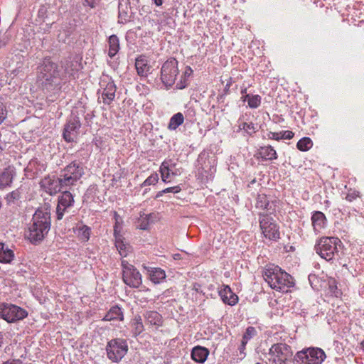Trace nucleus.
Instances as JSON below:
<instances>
[{
  "label": "nucleus",
  "mask_w": 364,
  "mask_h": 364,
  "mask_svg": "<svg viewBox=\"0 0 364 364\" xmlns=\"http://www.w3.org/2000/svg\"><path fill=\"white\" fill-rule=\"evenodd\" d=\"M50 213L47 208H38L28 225L26 237L33 245L40 244L50 229Z\"/></svg>",
  "instance_id": "1"
},
{
  "label": "nucleus",
  "mask_w": 364,
  "mask_h": 364,
  "mask_svg": "<svg viewBox=\"0 0 364 364\" xmlns=\"http://www.w3.org/2000/svg\"><path fill=\"white\" fill-rule=\"evenodd\" d=\"M37 82L43 90L53 91L60 88L63 73L58 65L50 58H45L37 67Z\"/></svg>",
  "instance_id": "2"
},
{
  "label": "nucleus",
  "mask_w": 364,
  "mask_h": 364,
  "mask_svg": "<svg viewBox=\"0 0 364 364\" xmlns=\"http://www.w3.org/2000/svg\"><path fill=\"white\" fill-rule=\"evenodd\" d=\"M263 277L272 289L279 291L287 292L289 287L294 286L292 277L278 266L265 269Z\"/></svg>",
  "instance_id": "3"
},
{
  "label": "nucleus",
  "mask_w": 364,
  "mask_h": 364,
  "mask_svg": "<svg viewBox=\"0 0 364 364\" xmlns=\"http://www.w3.org/2000/svg\"><path fill=\"white\" fill-rule=\"evenodd\" d=\"M341 244V241L338 237H323L317 241L314 250L322 258L331 261L338 255V246Z\"/></svg>",
  "instance_id": "4"
},
{
  "label": "nucleus",
  "mask_w": 364,
  "mask_h": 364,
  "mask_svg": "<svg viewBox=\"0 0 364 364\" xmlns=\"http://www.w3.org/2000/svg\"><path fill=\"white\" fill-rule=\"evenodd\" d=\"M270 364H287L293 355L291 346L286 343L273 344L269 350Z\"/></svg>",
  "instance_id": "5"
},
{
  "label": "nucleus",
  "mask_w": 364,
  "mask_h": 364,
  "mask_svg": "<svg viewBox=\"0 0 364 364\" xmlns=\"http://www.w3.org/2000/svg\"><path fill=\"white\" fill-rule=\"evenodd\" d=\"M127 342L122 338L112 339L106 346L107 356L114 363H119L127 353Z\"/></svg>",
  "instance_id": "6"
},
{
  "label": "nucleus",
  "mask_w": 364,
  "mask_h": 364,
  "mask_svg": "<svg viewBox=\"0 0 364 364\" xmlns=\"http://www.w3.org/2000/svg\"><path fill=\"white\" fill-rule=\"evenodd\" d=\"M28 316V312L23 308L8 303L0 304V316L9 323L22 320Z\"/></svg>",
  "instance_id": "7"
},
{
  "label": "nucleus",
  "mask_w": 364,
  "mask_h": 364,
  "mask_svg": "<svg viewBox=\"0 0 364 364\" xmlns=\"http://www.w3.org/2000/svg\"><path fill=\"white\" fill-rule=\"evenodd\" d=\"M259 227L264 236L270 240L280 238L279 228L275 220L267 215H259Z\"/></svg>",
  "instance_id": "8"
},
{
  "label": "nucleus",
  "mask_w": 364,
  "mask_h": 364,
  "mask_svg": "<svg viewBox=\"0 0 364 364\" xmlns=\"http://www.w3.org/2000/svg\"><path fill=\"white\" fill-rule=\"evenodd\" d=\"M178 61L171 58L167 60L161 69V79L162 82L167 87L172 86L178 75Z\"/></svg>",
  "instance_id": "9"
},
{
  "label": "nucleus",
  "mask_w": 364,
  "mask_h": 364,
  "mask_svg": "<svg viewBox=\"0 0 364 364\" xmlns=\"http://www.w3.org/2000/svg\"><path fill=\"white\" fill-rule=\"evenodd\" d=\"M122 279L124 282L132 288H139L142 283L139 272L127 261H122Z\"/></svg>",
  "instance_id": "10"
},
{
  "label": "nucleus",
  "mask_w": 364,
  "mask_h": 364,
  "mask_svg": "<svg viewBox=\"0 0 364 364\" xmlns=\"http://www.w3.org/2000/svg\"><path fill=\"white\" fill-rule=\"evenodd\" d=\"M81 123L79 117L72 114L64 126L63 136L68 142L74 141L79 133Z\"/></svg>",
  "instance_id": "11"
},
{
  "label": "nucleus",
  "mask_w": 364,
  "mask_h": 364,
  "mask_svg": "<svg viewBox=\"0 0 364 364\" xmlns=\"http://www.w3.org/2000/svg\"><path fill=\"white\" fill-rule=\"evenodd\" d=\"M41 187L50 196L62 191L59 178L55 176H45L40 182Z\"/></svg>",
  "instance_id": "12"
},
{
  "label": "nucleus",
  "mask_w": 364,
  "mask_h": 364,
  "mask_svg": "<svg viewBox=\"0 0 364 364\" xmlns=\"http://www.w3.org/2000/svg\"><path fill=\"white\" fill-rule=\"evenodd\" d=\"M62 68H64L63 77L66 75L75 77V75L82 68V66L77 58L73 59L70 58L63 63Z\"/></svg>",
  "instance_id": "13"
},
{
  "label": "nucleus",
  "mask_w": 364,
  "mask_h": 364,
  "mask_svg": "<svg viewBox=\"0 0 364 364\" xmlns=\"http://www.w3.org/2000/svg\"><path fill=\"white\" fill-rule=\"evenodd\" d=\"M64 173L67 174L70 177L74 178L73 179L75 181H77L80 179V178L84 174L83 167L80 165V163L74 161L71 162L69 165L65 166L63 170H62Z\"/></svg>",
  "instance_id": "14"
},
{
  "label": "nucleus",
  "mask_w": 364,
  "mask_h": 364,
  "mask_svg": "<svg viewBox=\"0 0 364 364\" xmlns=\"http://www.w3.org/2000/svg\"><path fill=\"white\" fill-rule=\"evenodd\" d=\"M218 294L222 301L226 304L234 306L238 302V296L228 285H223V288L218 291Z\"/></svg>",
  "instance_id": "15"
},
{
  "label": "nucleus",
  "mask_w": 364,
  "mask_h": 364,
  "mask_svg": "<svg viewBox=\"0 0 364 364\" xmlns=\"http://www.w3.org/2000/svg\"><path fill=\"white\" fill-rule=\"evenodd\" d=\"M119 224L117 222L114 227V235L115 238V246L117 250L119 251V253L122 257H126L127 255V252H129V245L124 243L123 241L122 236L119 233Z\"/></svg>",
  "instance_id": "16"
},
{
  "label": "nucleus",
  "mask_w": 364,
  "mask_h": 364,
  "mask_svg": "<svg viewBox=\"0 0 364 364\" xmlns=\"http://www.w3.org/2000/svg\"><path fill=\"white\" fill-rule=\"evenodd\" d=\"M209 350L200 346H196L191 350V358L198 363H204L209 355Z\"/></svg>",
  "instance_id": "17"
},
{
  "label": "nucleus",
  "mask_w": 364,
  "mask_h": 364,
  "mask_svg": "<svg viewBox=\"0 0 364 364\" xmlns=\"http://www.w3.org/2000/svg\"><path fill=\"white\" fill-rule=\"evenodd\" d=\"M311 223L315 232H320V230L326 227V218L325 215L321 211H315L311 216Z\"/></svg>",
  "instance_id": "18"
},
{
  "label": "nucleus",
  "mask_w": 364,
  "mask_h": 364,
  "mask_svg": "<svg viewBox=\"0 0 364 364\" xmlns=\"http://www.w3.org/2000/svg\"><path fill=\"white\" fill-rule=\"evenodd\" d=\"M116 86L113 82H109L102 93L103 103L110 105L115 97Z\"/></svg>",
  "instance_id": "19"
},
{
  "label": "nucleus",
  "mask_w": 364,
  "mask_h": 364,
  "mask_svg": "<svg viewBox=\"0 0 364 364\" xmlns=\"http://www.w3.org/2000/svg\"><path fill=\"white\" fill-rule=\"evenodd\" d=\"M306 350L312 364H321L326 358V354L321 348H309Z\"/></svg>",
  "instance_id": "20"
},
{
  "label": "nucleus",
  "mask_w": 364,
  "mask_h": 364,
  "mask_svg": "<svg viewBox=\"0 0 364 364\" xmlns=\"http://www.w3.org/2000/svg\"><path fill=\"white\" fill-rule=\"evenodd\" d=\"M135 68L137 74L141 77L147 76L149 73L151 67L148 65V61L144 56H139L136 59Z\"/></svg>",
  "instance_id": "21"
},
{
  "label": "nucleus",
  "mask_w": 364,
  "mask_h": 364,
  "mask_svg": "<svg viewBox=\"0 0 364 364\" xmlns=\"http://www.w3.org/2000/svg\"><path fill=\"white\" fill-rule=\"evenodd\" d=\"M14 174V169L10 167L4 169L0 174V189H3L11 184Z\"/></svg>",
  "instance_id": "22"
},
{
  "label": "nucleus",
  "mask_w": 364,
  "mask_h": 364,
  "mask_svg": "<svg viewBox=\"0 0 364 364\" xmlns=\"http://www.w3.org/2000/svg\"><path fill=\"white\" fill-rule=\"evenodd\" d=\"M123 312L118 306L112 307L103 318V320L106 321L113 320L123 321Z\"/></svg>",
  "instance_id": "23"
},
{
  "label": "nucleus",
  "mask_w": 364,
  "mask_h": 364,
  "mask_svg": "<svg viewBox=\"0 0 364 364\" xmlns=\"http://www.w3.org/2000/svg\"><path fill=\"white\" fill-rule=\"evenodd\" d=\"M258 154L264 160H274L277 159V154L272 146H261L258 151Z\"/></svg>",
  "instance_id": "24"
},
{
  "label": "nucleus",
  "mask_w": 364,
  "mask_h": 364,
  "mask_svg": "<svg viewBox=\"0 0 364 364\" xmlns=\"http://www.w3.org/2000/svg\"><path fill=\"white\" fill-rule=\"evenodd\" d=\"M145 321L147 323L154 326H161L162 323V317L157 311H149L144 315Z\"/></svg>",
  "instance_id": "25"
},
{
  "label": "nucleus",
  "mask_w": 364,
  "mask_h": 364,
  "mask_svg": "<svg viewBox=\"0 0 364 364\" xmlns=\"http://www.w3.org/2000/svg\"><path fill=\"white\" fill-rule=\"evenodd\" d=\"M62 194L58 198V204L64 207H72L74 203V198L72 193L67 191H61Z\"/></svg>",
  "instance_id": "26"
},
{
  "label": "nucleus",
  "mask_w": 364,
  "mask_h": 364,
  "mask_svg": "<svg viewBox=\"0 0 364 364\" xmlns=\"http://www.w3.org/2000/svg\"><path fill=\"white\" fill-rule=\"evenodd\" d=\"M156 216L154 214H142L138 220L137 227L141 230H147L151 223H154Z\"/></svg>",
  "instance_id": "27"
},
{
  "label": "nucleus",
  "mask_w": 364,
  "mask_h": 364,
  "mask_svg": "<svg viewBox=\"0 0 364 364\" xmlns=\"http://www.w3.org/2000/svg\"><path fill=\"white\" fill-rule=\"evenodd\" d=\"M14 257L13 251L5 247L3 243H0V262L10 263L13 260Z\"/></svg>",
  "instance_id": "28"
},
{
  "label": "nucleus",
  "mask_w": 364,
  "mask_h": 364,
  "mask_svg": "<svg viewBox=\"0 0 364 364\" xmlns=\"http://www.w3.org/2000/svg\"><path fill=\"white\" fill-rule=\"evenodd\" d=\"M109 52L108 55L113 58L119 50V40L116 35H112L109 38Z\"/></svg>",
  "instance_id": "29"
},
{
  "label": "nucleus",
  "mask_w": 364,
  "mask_h": 364,
  "mask_svg": "<svg viewBox=\"0 0 364 364\" xmlns=\"http://www.w3.org/2000/svg\"><path fill=\"white\" fill-rule=\"evenodd\" d=\"M294 364H312L306 349H303L296 353L293 358Z\"/></svg>",
  "instance_id": "30"
},
{
  "label": "nucleus",
  "mask_w": 364,
  "mask_h": 364,
  "mask_svg": "<svg viewBox=\"0 0 364 364\" xmlns=\"http://www.w3.org/2000/svg\"><path fill=\"white\" fill-rule=\"evenodd\" d=\"M22 194H23V192L21 188H17L15 191L11 192L6 197L7 203L9 205H18L19 203H21V198Z\"/></svg>",
  "instance_id": "31"
},
{
  "label": "nucleus",
  "mask_w": 364,
  "mask_h": 364,
  "mask_svg": "<svg viewBox=\"0 0 364 364\" xmlns=\"http://www.w3.org/2000/svg\"><path fill=\"white\" fill-rule=\"evenodd\" d=\"M183 121L184 117L183 114L181 112L176 113L171 117L168 129L169 130H175L183 123Z\"/></svg>",
  "instance_id": "32"
},
{
  "label": "nucleus",
  "mask_w": 364,
  "mask_h": 364,
  "mask_svg": "<svg viewBox=\"0 0 364 364\" xmlns=\"http://www.w3.org/2000/svg\"><path fill=\"white\" fill-rule=\"evenodd\" d=\"M149 277L151 282L154 284H159L166 278L165 272L160 268L153 269L149 274Z\"/></svg>",
  "instance_id": "33"
},
{
  "label": "nucleus",
  "mask_w": 364,
  "mask_h": 364,
  "mask_svg": "<svg viewBox=\"0 0 364 364\" xmlns=\"http://www.w3.org/2000/svg\"><path fill=\"white\" fill-rule=\"evenodd\" d=\"M58 178L62 191L64 189L66 190L68 187L75 185V183L77 182L73 179L74 178L70 177L63 171L60 172Z\"/></svg>",
  "instance_id": "34"
},
{
  "label": "nucleus",
  "mask_w": 364,
  "mask_h": 364,
  "mask_svg": "<svg viewBox=\"0 0 364 364\" xmlns=\"http://www.w3.org/2000/svg\"><path fill=\"white\" fill-rule=\"evenodd\" d=\"M132 326H133V336L134 337H136L140 333H141L144 330V325L142 323L141 317L139 315H136L134 316L133 321H132Z\"/></svg>",
  "instance_id": "35"
},
{
  "label": "nucleus",
  "mask_w": 364,
  "mask_h": 364,
  "mask_svg": "<svg viewBox=\"0 0 364 364\" xmlns=\"http://www.w3.org/2000/svg\"><path fill=\"white\" fill-rule=\"evenodd\" d=\"M256 207L262 210H270L272 208L267 196L264 194H259L257 196Z\"/></svg>",
  "instance_id": "36"
},
{
  "label": "nucleus",
  "mask_w": 364,
  "mask_h": 364,
  "mask_svg": "<svg viewBox=\"0 0 364 364\" xmlns=\"http://www.w3.org/2000/svg\"><path fill=\"white\" fill-rule=\"evenodd\" d=\"M313 146L311 139L309 137H304L301 139L296 144L299 150L301 151H306L309 150Z\"/></svg>",
  "instance_id": "37"
},
{
  "label": "nucleus",
  "mask_w": 364,
  "mask_h": 364,
  "mask_svg": "<svg viewBox=\"0 0 364 364\" xmlns=\"http://www.w3.org/2000/svg\"><path fill=\"white\" fill-rule=\"evenodd\" d=\"M91 233L90 227L82 225L78 228V235L82 241L87 242L89 240Z\"/></svg>",
  "instance_id": "38"
},
{
  "label": "nucleus",
  "mask_w": 364,
  "mask_h": 364,
  "mask_svg": "<svg viewBox=\"0 0 364 364\" xmlns=\"http://www.w3.org/2000/svg\"><path fill=\"white\" fill-rule=\"evenodd\" d=\"M127 1L128 0H120L119 2V18L121 22H122L123 19L127 21L126 16L127 12L126 9H127Z\"/></svg>",
  "instance_id": "39"
},
{
  "label": "nucleus",
  "mask_w": 364,
  "mask_h": 364,
  "mask_svg": "<svg viewBox=\"0 0 364 364\" xmlns=\"http://www.w3.org/2000/svg\"><path fill=\"white\" fill-rule=\"evenodd\" d=\"M257 331L252 326H249L246 328V331L242 336V346H245L249 340H250L255 334Z\"/></svg>",
  "instance_id": "40"
},
{
  "label": "nucleus",
  "mask_w": 364,
  "mask_h": 364,
  "mask_svg": "<svg viewBox=\"0 0 364 364\" xmlns=\"http://www.w3.org/2000/svg\"><path fill=\"white\" fill-rule=\"evenodd\" d=\"M239 129L240 130H244L246 133H247L250 135H252L253 133L256 132V128L252 122H243L239 125Z\"/></svg>",
  "instance_id": "41"
},
{
  "label": "nucleus",
  "mask_w": 364,
  "mask_h": 364,
  "mask_svg": "<svg viewBox=\"0 0 364 364\" xmlns=\"http://www.w3.org/2000/svg\"><path fill=\"white\" fill-rule=\"evenodd\" d=\"M328 289L330 292L336 297H338L341 293L338 289L336 281L333 279H330L328 282Z\"/></svg>",
  "instance_id": "42"
},
{
  "label": "nucleus",
  "mask_w": 364,
  "mask_h": 364,
  "mask_svg": "<svg viewBox=\"0 0 364 364\" xmlns=\"http://www.w3.org/2000/svg\"><path fill=\"white\" fill-rule=\"evenodd\" d=\"M261 97L259 95H252L248 100V106L252 109H255L259 107L261 104Z\"/></svg>",
  "instance_id": "43"
},
{
  "label": "nucleus",
  "mask_w": 364,
  "mask_h": 364,
  "mask_svg": "<svg viewBox=\"0 0 364 364\" xmlns=\"http://www.w3.org/2000/svg\"><path fill=\"white\" fill-rule=\"evenodd\" d=\"M159 181V176L156 173L151 174L141 184V186H148L156 184Z\"/></svg>",
  "instance_id": "44"
},
{
  "label": "nucleus",
  "mask_w": 364,
  "mask_h": 364,
  "mask_svg": "<svg viewBox=\"0 0 364 364\" xmlns=\"http://www.w3.org/2000/svg\"><path fill=\"white\" fill-rule=\"evenodd\" d=\"M166 162H163L160 167L161 178L164 182H166L170 176V169L168 166L166 165Z\"/></svg>",
  "instance_id": "45"
},
{
  "label": "nucleus",
  "mask_w": 364,
  "mask_h": 364,
  "mask_svg": "<svg viewBox=\"0 0 364 364\" xmlns=\"http://www.w3.org/2000/svg\"><path fill=\"white\" fill-rule=\"evenodd\" d=\"M9 75L11 77V78L18 77L20 79H22L25 75H24V68L22 65L17 67L16 68H15L11 71V73H9Z\"/></svg>",
  "instance_id": "46"
},
{
  "label": "nucleus",
  "mask_w": 364,
  "mask_h": 364,
  "mask_svg": "<svg viewBox=\"0 0 364 364\" xmlns=\"http://www.w3.org/2000/svg\"><path fill=\"white\" fill-rule=\"evenodd\" d=\"M68 207H64L58 204L56 208V218L57 220H60L63 219L65 213L67 211Z\"/></svg>",
  "instance_id": "47"
},
{
  "label": "nucleus",
  "mask_w": 364,
  "mask_h": 364,
  "mask_svg": "<svg viewBox=\"0 0 364 364\" xmlns=\"http://www.w3.org/2000/svg\"><path fill=\"white\" fill-rule=\"evenodd\" d=\"M6 117V109L1 98L0 97V124L3 122Z\"/></svg>",
  "instance_id": "48"
},
{
  "label": "nucleus",
  "mask_w": 364,
  "mask_h": 364,
  "mask_svg": "<svg viewBox=\"0 0 364 364\" xmlns=\"http://www.w3.org/2000/svg\"><path fill=\"white\" fill-rule=\"evenodd\" d=\"M294 134L291 132V131H289V130H287V131H283V132H281V139H291L294 137Z\"/></svg>",
  "instance_id": "49"
},
{
  "label": "nucleus",
  "mask_w": 364,
  "mask_h": 364,
  "mask_svg": "<svg viewBox=\"0 0 364 364\" xmlns=\"http://www.w3.org/2000/svg\"><path fill=\"white\" fill-rule=\"evenodd\" d=\"M280 136H281V132H269L267 134L268 139H274V140H277V141H279V140L282 139Z\"/></svg>",
  "instance_id": "50"
},
{
  "label": "nucleus",
  "mask_w": 364,
  "mask_h": 364,
  "mask_svg": "<svg viewBox=\"0 0 364 364\" xmlns=\"http://www.w3.org/2000/svg\"><path fill=\"white\" fill-rule=\"evenodd\" d=\"M181 191V188H180V186H176L165 188L163 190V192H166V193H179Z\"/></svg>",
  "instance_id": "51"
},
{
  "label": "nucleus",
  "mask_w": 364,
  "mask_h": 364,
  "mask_svg": "<svg viewBox=\"0 0 364 364\" xmlns=\"http://www.w3.org/2000/svg\"><path fill=\"white\" fill-rule=\"evenodd\" d=\"M97 4V0H85L83 2L84 6H88L90 8L93 9Z\"/></svg>",
  "instance_id": "52"
},
{
  "label": "nucleus",
  "mask_w": 364,
  "mask_h": 364,
  "mask_svg": "<svg viewBox=\"0 0 364 364\" xmlns=\"http://www.w3.org/2000/svg\"><path fill=\"white\" fill-rule=\"evenodd\" d=\"M357 197V195L355 193H348L346 196V199L349 201L352 202L353 200H355Z\"/></svg>",
  "instance_id": "53"
},
{
  "label": "nucleus",
  "mask_w": 364,
  "mask_h": 364,
  "mask_svg": "<svg viewBox=\"0 0 364 364\" xmlns=\"http://www.w3.org/2000/svg\"><path fill=\"white\" fill-rule=\"evenodd\" d=\"M193 73V70L190 67H187L184 72V76H190Z\"/></svg>",
  "instance_id": "54"
},
{
  "label": "nucleus",
  "mask_w": 364,
  "mask_h": 364,
  "mask_svg": "<svg viewBox=\"0 0 364 364\" xmlns=\"http://www.w3.org/2000/svg\"><path fill=\"white\" fill-rule=\"evenodd\" d=\"M251 95H249V94H246V95H243L242 97H241V100L243 101V102H245L246 100H249V99L251 97Z\"/></svg>",
  "instance_id": "55"
},
{
  "label": "nucleus",
  "mask_w": 364,
  "mask_h": 364,
  "mask_svg": "<svg viewBox=\"0 0 364 364\" xmlns=\"http://www.w3.org/2000/svg\"><path fill=\"white\" fill-rule=\"evenodd\" d=\"M200 284L195 283L193 284V289L195 290L196 291L198 292L200 291Z\"/></svg>",
  "instance_id": "56"
},
{
  "label": "nucleus",
  "mask_w": 364,
  "mask_h": 364,
  "mask_svg": "<svg viewBox=\"0 0 364 364\" xmlns=\"http://www.w3.org/2000/svg\"><path fill=\"white\" fill-rule=\"evenodd\" d=\"M230 87V83H227L225 87V89H224V93L225 95L229 93Z\"/></svg>",
  "instance_id": "57"
},
{
  "label": "nucleus",
  "mask_w": 364,
  "mask_h": 364,
  "mask_svg": "<svg viewBox=\"0 0 364 364\" xmlns=\"http://www.w3.org/2000/svg\"><path fill=\"white\" fill-rule=\"evenodd\" d=\"M164 193H166V192H163V190L158 192V193L156 194L155 198H159V197L162 196Z\"/></svg>",
  "instance_id": "58"
},
{
  "label": "nucleus",
  "mask_w": 364,
  "mask_h": 364,
  "mask_svg": "<svg viewBox=\"0 0 364 364\" xmlns=\"http://www.w3.org/2000/svg\"><path fill=\"white\" fill-rule=\"evenodd\" d=\"M247 87H243L241 90V94H242V95H246L247 94Z\"/></svg>",
  "instance_id": "59"
},
{
  "label": "nucleus",
  "mask_w": 364,
  "mask_h": 364,
  "mask_svg": "<svg viewBox=\"0 0 364 364\" xmlns=\"http://www.w3.org/2000/svg\"><path fill=\"white\" fill-rule=\"evenodd\" d=\"M3 339H4V338H3V335H2L1 332H0V347H1V346H2V344H3Z\"/></svg>",
  "instance_id": "60"
},
{
  "label": "nucleus",
  "mask_w": 364,
  "mask_h": 364,
  "mask_svg": "<svg viewBox=\"0 0 364 364\" xmlns=\"http://www.w3.org/2000/svg\"><path fill=\"white\" fill-rule=\"evenodd\" d=\"M314 277H315V275H309V282H311V279H312V278H314Z\"/></svg>",
  "instance_id": "61"
},
{
  "label": "nucleus",
  "mask_w": 364,
  "mask_h": 364,
  "mask_svg": "<svg viewBox=\"0 0 364 364\" xmlns=\"http://www.w3.org/2000/svg\"><path fill=\"white\" fill-rule=\"evenodd\" d=\"M361 347L364 351V340L360 343Z\"/></svg>",
  "instance_id": "62"
},
{
  "label": "nucleus",
  "mask_w": 364,
  "mask_h": 364,
  "mask_svg": "<svg viewBox=\"0 0 364 364\" xmlns=\"http://www.w3.org/2000/svg\"><path fill=\"white\" fill-rule=\"evenodd\" d=\"M244 348H245V346L243 347V346H242V347L240 348V352H242V350H243V349H244Z\"/></svg>",
  "instance_id": "63"
},
{
  "label": "nucleus",
  "mask_w": 364,
  "mask_h": 364,
  "mask_svg": "<svg viewBox=\"0 0 364 364\" xmlns=\"http://www.w3.org/2000/svg\"><path fill=\"white\" fill-rule=\"evenodd\" d=\"M175 259H177L178 258V255H175V257H174Z\"/></svg>",
  "instance_id": "64"
}]
</instances>
